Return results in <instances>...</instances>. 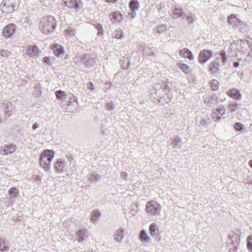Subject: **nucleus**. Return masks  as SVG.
<instances>
[{
  "label": "nucleus",
  "mask_w": 252,
  "mask_h": 252,
  "mask_svg": "<svg viewBox=\"0 0 252 252\" xmlns=\"http://www.w3.org/2000/svg\"><path fill=\"white\" fill-rule=\"evenodd\" d=\"M125 231L122 228L118 229L115 232L113 237L115 241L121 243L125 237Z\"/></svg>",
  "instance_id": "nucleus-17"
},
{
  "label": "nucleus",
  "mask_w": 252,
  "mask_h": 252,
  "mask_svg": "<svg viewBox=\"0 0 252 252\" xmlns=\"http://www.w3.org/2000/svg\"><path fill=\"white\" fill-rule=\"evenodd\" d=\"M247 246L250 252H252V235H250L247 238Z\"/></svg>",
  "instance_id": "nucleus-40"
},
{
  "label": "nucleus",
  "mask_w": 252,
  "mask_h": 252,
  "mask_svg": "<svg viewBox=\"0 0 252 252\" xmlns=\"http://www.w3.org/2000/svg\"><path fill=\"white\" fill-rule=\"evenodd\" d=\"M16 149V145L14 144H6L0 147V153L2 155H6L14 153Z\"/></svg>",
  "instance_id": "nucleus-10"
},
{
  "label": "nucleus",
  "mask_w": 252,
  "mask_h": 252,
  "mask_svg": "<svg viewBox=\"0 0 252 252\" xmlns=\"http://www.w3.org/2000/svg\"><path fill=\"white\" fill-rule=\"evenodd\" d=\"M219 83L216 80H213L210 82V87L212 91H215L218 88Z\"/></svg>",
  "instance_id": "nucleus-41"
},
{
  "label": "nucleus",
  "mask_w": 252,
  "mask_h": 252,
  "mask_svg": "<svg viewBox=\"0 0 252 252\" xmlns=\"http://www.w3.org/2000/svg\"><path fill=\"white\" fill-rule=\"evenodd\" d=\"M112 36L115 38L122 39L123 36L122 31L121 30L115 31L112 34Z\"/></svg>",
  "instance_id": "nucleus-37"
},
{
  "label": "nucleus",
  "mask_w": 252,
  "mask_h": 252,
  "mask_svg": "<svg viewBox=\"0 0 252 252\" xmlns=\"http://www.w3.org/2000/svg\"><path fill=\"white\" fill-rule=\"evenodd\" d=\"M81 61L86 66L91 68L94 66L96 63L95 57L90 54H84L80 57Z\"/></svg>",
  "instance_id": "nucleus-6"
},
{
  "label": "nucleus",
  "mask_w": 252,
  "mask_h": 252,
  "mask_svg": "<svg viewBox=\"0 0 252 252\" xmlns=\"http://www.w3.org/2000/svg\"><path fill=\"white\" fill-rule=\"evenodd\" d=\"M40 50L36 45H31L29 46L26 51V53L33 57L37 56L40 54Z\"/></svg>",
  "instance_id": "nucleus-15"
},
{
  "label": "nucleus",
  "mask_w": 252,
  "mask_h": 252,
  "mask_svg": "<svg viewBox=\"0 0 252 252\" xmlns=\"http://www.w3.org/2000/svg\"><path fill=\"white\" fill-rule=\"evenodd\" d=\"M173 17L174 18H177L180 16H184L186 15V12H184L183 9L181 7H175L173 10Z\"/></svg>",
  "instance_id": "nucleus-24"
},
{
  "label": "nucleus",
  "mask_w": 252,
  "mask_h": 252,
  "mask_svg": "<svg viewBox=\"0 0 252 252\" xmlns=\"http://www.w3.org/2000/svg\"><path fill=\"white\" fill-rule=\"evenodd\" d=\"M246 42L247 43V44L249 45V47H251V45H252V43L250 41H247V40H245V41H243L242 40H237L236 43L235 42L234 44H236L237 45H239L240 46H241L242 45V44H245Z\"/></svg>",
  "instance_id": "nucleus-43"
},
{
  "label": "nucleus",
  "mask_w": 252,
  "mask_h": 252,
  "mask_svg": "<svg viewBox=\"0 0 252 252\" xmlns=\"http://www.w3.org/2000/svg\"><path fill=\"white\" fill-rule=\"evenodd\" d=\"M121 65L123 69H127L129 67V62L128 60H120Z\"/></svg>",
  "instance_id": "nucleus-42"
},
{
  "label": "nucleus",
  "mask_w": 252,
  "mask_h": 252,
  "mask_svg": "<svg viewBox=\"0 0 252 252\" xmlns=\"http://www.w3.org/2000/svg\"><path fill=\"white\" fill-rule=\"evenodd\" d=\"M88 233V231L86 229H79L76 233L77 235L76 240L79 242L82 243L85 240Z\"/></svg>",
  "instance_id": "nucleus-16"
},
{
  "label": "nucleus",
  "mask_w": 252,
  "mask_h": 252,
  "mask_svg": "<svg viewBox=\"0 0 252 252\" xmlns=\"http://www.w3.org/2000/svg\"><path fill=\"white\" fill-rule=\"evenodd\" d=\"M233 65L234 67H237L239 65V63L238 62H235Z\"/></svg>",
  "instance_id": "nucleus-58"
},
{
  "label": "nucleus",
  "mask_w": 252,
  "mask_h": 252,
  "mask_svg": "<svg viewBox=\"0 0 252 252\" xmlns=\"http://www.w3.org/2000/svg\"><path fill=\"white\" fill-rule=\"evenodd\" d=\"M212 51L209 50L204 49L199 54L198 60L199 63L204 64L206 63L212 56Z\"/></svg>",
  "instance_id": "nucleus-8"
},
{
  "label": "nucleus",
  "mask_w": 252,
  "mask_h": 252,
  "mask_svg": "<svg viewBox=\"0 0 252 252\" xmlns=\"http://www.w3.org/2000/svg\"><path fill=\"white\" fill-rule=\"evenodd\" d=\"M225 113V109L223 106L217 108L213 112L211 116L213 121L219 122L221 119V117Z\"/></svg>",
  "instance_id": "nucleus-9"
},
{
  "label": "nucleus",
  "mask_w": 252,
  "mask_h": 252,
  "mask_svg": "<svg viewBox=\"0 0 252 252\" xmlns=\"http://www.w3.org/2000/svg\"><path fill=\"white\" fill-rule=\"evenodd\" d=\"M43 62L47 63L48 65H51L50 58L48 57H45L43 58Z\"/></svg>",
  "instance_id": "nucleus-51"
},
{
  "label": "nucleus",
  "mask_w": 252,
  "mask_h": 252,
  "mask_svg": "<svg viewBox=\"0 0 252 252\" xmlns=\"http://www.w3.org/2000/svg\"><path fill=\"white\" fill-rule=\"evenodd\" d=\"M101 175L97 174H92L90 175L89 179L95 182H97L101 180Z\"/></svg>",
  "instance_id": "nucleus-36"
},
{
  "label": "nucleus",
  "mask_w": 252,
  "mask_h": 252,
  "mask_svg": "<svg viewBox=\"0 0 252 252\" xmlns=\"http://www.w3.org/2000/svg\"><path fill=\"white\" fill-rule=\"evenodd\" d=\"M149 231L151 235L152 236H155L158 232V226L156 223H152L149 227Z\"/></svg>",
  "instance_id": "nucleus-31"
},
{
  "label": "nucleus",
  "mask_w": 252,
  "mask_h": 252,
  "mask_svg": "<svg viewBox=\"0 0 252 252\" xmlns=\"http://www.w3.org/2000/svg\"><path fill=\"white\" fill-rule=\"evenodd\" d=\"M156 8L158 13H163L164 9H165L164 5L162 4V3L157 4L156 5Z\"/></svg>",
  "instance_id": "nucleus-46"
},
{
  "label": "nucleus",
  "mask_w": 252,
  "mask_h": 252,
  "mask_svg": "<svg viewBox=\"0 0 252 252\" xmlns=\"http://www.w3.org/2000/svg\"><path fill=\"white\" fill-rule=\"evenodd\" d=\"M95 28L98 30L97 34L98 35H101L103 34V28L102 25L99 23L96 24L95 25Z\"/></svg>",
  "instance_id": "nucleus-45"
},
{
  "label": "nucleus",
  "mask_w": 252,
  "mask_h": 252,
  "mask_svg": "<svg viewBox=\"0 0 252 252\" xmlns=\"http://www.w3.org/2000/svg\"><path fill=\"white\" fill-rule=\"evenodd\" d=\"M67 157L69 161H71L73 159V157L70 155H69V156H67Z\"/></svg>",
  "instance_id": "nucleus-59"
},
{
  "label": "nucleus",
  "mask_w": 252,
  "mask_h": 252,
  "mask_svg": "<svg viewBox=\"0 0 252 252\" xmlns=\"http://www.w3.org/2000/svg\"><path fill=\"white\" fill-rule=\"evenodd\" d=\"M172 144H174V148H180L182 145V139L180 137L177 136L172 140Z\"/></svg>",
  "instance_id": "nucleus-32"
},
{
  "label": "nucleus",
  "mask_w": 252,
  "mask_h": 252,
  "mask_svg": "<svg viewBox=\"0 0 252 252\" xmlns=\"http://www.w3.org/2000/svg\"><path fill=\"white\" fill-rule=\"evenodd\" d=\"M67 163L62 159H59L55 163V168L58 173H62L64 171Z\"/></svg>",
  "instance_id": "nucleus-14"
},
{
  "label": "nucleus",
  "mask_w": 252,
  "mask_h": 252,
  "mask_svg": "<svg viewBox=\"0 0 252 252\" xmlns=\"http://www.w3.org/2000/svg\"><path fill=\"white\" fill-rule=\"evenodd\" d=\"M139 238L142 241V230H141L139 234Z\"/></svg>",
  "instance_id": "nucleus-60"
},
{
  "label": "nucleus",
  "mask_w": 252,
  "mask_h": 252,
  "mask_svg": "<svg viewBox=\"0 0 252 252\" xmlns=\"http://www.w3.org/2000/svg\"><path fill=\"white\" fill-rule=\"evenodd\" d=\"M114 103L112 101L108 102L107 103V109L109 111H112L114 108Z\"/></svg>",
  "instance_id": "nucleus-50"
},
{
  "label": "nucleus",
  "mask_w": 252,
  "mask_h": 252,
  "mask_svg": "<svg viewBox=\"0 0 252 252\" xmlns=\"http://www.w3.org/2000/svg\"><path fill=\"white\" fill-rule=\"evenodd\" d=\"M100 216V212L98 210H94L91 213V220L96 222Z\"/></svg>",
  "instance_id": "nucleus-25"
},
{
  "label": "nucleus",
  "mask_w": 252,
  "mask_h": 252,
  "mask_svg": "<svg viewBox=\"0 0 252 252\" xmlns=\"http://www.w3.org/2000/svg\"><path fill=\"white\" fill-rule=\"evenodd\" d=\"M169 87L167 82L162 81L155 84L149 94L150 99L156 102L161 95L167 92Z\"/></svg>",
  "instance_id": "nucleus-2"
},
{
  "label": "nucleus",
  "mask_w": 252,
  "mask_h": 252,
  "mask_svg": "<svg viewBox=\"0 0 252 252\" xmlns=\"http://www.w3.org/2000/svg\"><path fill=\"white\" fill-rule=\"evenodd\" d=\"M228 94L230 97H233L235 99L240 100L241 99V94L240 91L236 89H230L228 91Z\"/></svg>",
  "instance_id": "nucleus-20"
},
{
  "label": "nucleus",
  "mask_w": 252,
  "mask_h": 252,
  "mask_svg": "<svg viewBox=\"0 0 252 252\" xmlns=\"http://www.w3.org/2000/svg\"><path fill=\"white\" fill-rule=\"evenodd\" d=\"M108 3H116L117 0H105Z\"/></svg>",
  "instance_id": "nucleus-57"
},
{
  "label": "nucleus",
  "mask_w": 252,
  "mask_h": 252,
  "mask_svg": "<svg viewBox=\"0 0 252 252\" xmlns=\"http://www.w3.org/2000/svg\"><path fill=\"white\" fill-rule=\"evenodd\" d=\"M167 30V27L166 25L160 24L156 28V32L159 34H162L165 33Z\"/></svg>",
  "instance_id": "nucleus-29"
},
{
  "label": "nucleus",
  "mask_w": 252,
  "mask_h": 252,
  "mask_svg": "<svg viewBox=\"0 0 252 252\" xmlns=\"http://www.w3.org/2000/svg\"><path fill=\"white\" fill-rule=\"evenodd\" d=\"M66 33L67 34L73 35L75 34V30L73 28L69 27L66 30Z\"/></svg>",
  "instance_id": "nucleus-48"
},
{
  "label": "nucleus",
  "mask_w": 252,
  "mask_h": 252,
  "mask_svg": "<svg viewBox=\"0 0 252 252\" xmlns=\"http://www.w3.org/2000/svg\"><path fill=\"white\" fill-rule=\"evenodd\" d=\"M39 127V125L37 123H35L32 126V128L33 130H35L36 129L38 128Z\"/></svg>",
  "instance_id": "nucleus-56"
},
{
  "label": "nucleus",
  "mask_w": 252,
  "mask_h": 252,
  "mask_svg": "<svg viewBox=\"0 0 252 252\" xmlns=\"http://www.w3.org/2000/svg\"><path fill=\"white\" fill-rule=\"evenodd\" d=\"M2 107L5 113L10 115V113L12 111V104L11 103L3 102L2 103Z\"/></svg>",
  "instance_id": "nucleus-27"
},
{
  "label": "nucleus",
  "mask_w": 252,
  "mask_h": 252,
  "mask_svg": "<svg viewBox=\"0 0 252 252\" xmlns=\"http://www.w3.org/2000/svg\"><path fill=\"white\" fill-rule=\"evenodd\" d=\"M19 194V189L15 187H12L8 191L7 195L9 202H14Z\"/></svg>",
  "instance_id": "nucleus-13"
},
{
  "label": "nucleus",
  "mask_w": 252,
  "mask_h": 252,
  "mask_svg": "<svg viewBox=\"0 0 252 252\" xmlns=\"http://www.w3.org/2000/svg\"><path fill=\"white\" fill-rule=\"evenodd\" d=\"M54 52L57 57H60L64 54V50L61 45H57L53 47Z\"/></svg>",
  "instance_id": "nucleus-21"
},
{
  "label": "nucleus",
  "mask_w": 252,
  "mask_h": 252,
  "mask_svg": "<svg viewBox=\"0 0 252 252\" xmlns=\"http://www.w3.org/2000/svg\"><path fill=\"white\" fill-rule=\"evenodd\" d=\"M9 250L8 243L6 242L5 238L0 237V251L1 252H8Z\"/></svg>",
  "instance_id": "nucleus-22"
},
{
  "label": "nucleus",
  "mask_w": 252,
  "mask_h": 252,
  "mask_svg": "<svg viewBox=\"0 0 252 252\" xmlns=\"http://www.w3.org/2000/svg\"><path fill=\"white\" fill-rule=\"evenodd\" d=\"M249 166L252 168V159L250 160L249 162Z\"/></svg>",
  "instance_id": "nucleus-61"
},
{
  "label": "nucleus",
  "mask_w": 252,
  "mask_h": 252,
  "mask_svg": "<svg viewBox=\"0 0 252 252\" xmlns=\"http://www.w3.org/2000/svg\"><path fill=\"white\" fill-rule=\"evenodd\" d=\"M228 22L229 24L233 25H239L240 23V21L236 17L235 15L232 14L228 17Z\"/></svg>",
  "instance_id": "nucleus-26"
},
{
  "label": "nucleus",
  "mask_w": 252,
  "mask_h": 252,
  "mask_svg": "<svg viewBox=\"0 0 252 252\" xmlns=\"http://www.w3.org/2000/svg\"><path fill=\"white\" fill-rule=\"evenodd\" d=\"M243 182L245 184L252 185V178L250 176H247L244 179Z\"/></svg>",
  "instance_id": "nucleus-49"
},
{
  "label": "nucleus",
  "mask_w": 252,
  "mask_h": 252,
  "mask_svg": "<svg viewBox=\"0 0 252 252\" xmlns=\"http://www.w3.org/2000/svg\"><path fill=\"white\" fill-rule=\"evenodd\" d=\"M211 123V120L209 118H204L201 120L199 122V125L203 127H207Z\"/></svg>",
  "instance_id": "nucleus-35"
},
{
  "label": "nucleus",
  "mask_w": 252,
  "mask_h": 252,
  "mask_svg": "<svg viewBox=\"0 0 252 252\" xmlns=\"http://www.w3.org/2000/svg\"><path fill=\"white\" fill-rule=\"evenodd\" d=\"M56 21L52 16H45L41 19L39 24L40 31L45 34H50L55 29Z\"/></svg>",
  "instance_id": "nucleus-1"
},
{
  "label": "nucleus",
  "mask_w": 252,
  "mask_h": 252,
  "mask_svg": "<svg viewBox=\"0 0 252 252\" xmlns=\"http://www.w3.org/2000/svg\"><path fill=\"white\" fill-rule=\"evenodd\" d=\"M55 94L57 97V98L59 100H63L64 97L65 96V94L64 91L62 90H59L55 92Z\"/></svg>",
  "instance_id": "nucleus-38"
},
{
  "label": "nucleus",
  "mask_w": 252,
  "mask_h": 252,
  "mask_svg": "<svg viewBox=\"0 0 252 252\" xmlns=\"http://www.w3.org/2000/svg\"><path fill=\"white\" fill-rule=\"evenodd\" d=\"M185 17L189 24H192L196 20V17L194 14L192 13L186 14L183 16Z\"/></svg>",
  "instance_id": "nucleus-28"
},
{
  "label": "nucleus",
  "mask_w": 252,
  "mask_h": 252,
  "mask_svg": "<svg viewBox=\"0 0 252 252\" xmlns=\"http://www.w3.org/2000/svg\"><path fill=\"white\" fill-rule=\"evenodd\" d=\"M55 156V152L51 150L46 149L43 150L39 157V163L40 166L47 172L50 170V163Z\"/></svg>",
  "instance_id": "nucleus-3"
},
{
  "label": "nucleus",
  "mask_w": 252,
  "mask_h": 252,
  "mask_svg": "<svg viewBox=\"0 0 252 252\" xmlns=\"http://www.w3.org/2000/svg\"><path fill=\"white\" fill-rule=\"evenodd\" d=\"M16 26L13 24L7 25L3 29L2 34L6 38H10L14 33Z\"/></svg>",
  "instance_id": "nucleus-12"
},
{
  "label": "nucleus",
  "mask_w": 252,
  "mask_h": 252,
  "mask_svg": "<svg viewBox=\"0 0 252 252\" xmlns=\"http://www.w3.org/2000/svg\"><path fill=\"white\" fill-rule=\"evenodd\" d=\"M87 88L91 91H94L95 89V87L92 82H89L87 84Z\"/></svg>",
  "instance_id": "nucleus-53"
},
{
  "label": "nucleus",
  "mask_w": 252,
  "mask_h": 252,
  "mask_svg": "<svg viewBox=\"0 0 252 252\" xmlns=\"http://www.w3.org/2000/svg\"><path fill=\"white\" fill-rule=\"evenodd\" d=\"M161 207L157 201L152 200L146 203L145 211L149 215L153 216L160 215Z\"/></svg>",
  "instance_id": "nucleus-5"
},
{
  "label": "nucleus",
  "mask_w": 252,
  "mask_h": 252,
  "mask_svg": "<svg viewBox=\"0 0 252 252\" xmlns=\"http://www.w3.org/2000/svg\"><path fill=\"white\" fill-rule=\"evenodd\" d=\"M122 19V14L119 11L113 13L112 19L115 22H119Z\"/></svg>",
  "instance_id": "nucleus-34"
},
{
  "label": "nucleus",
  "mask_w": 252,
  "mask_h": 252,
  "mask_svg": "<svg viewBox=\"0 0 252 252\" xmlns=\"http://www.w3.org/2000/svg\"><path fill=\"white\" fill-rule=\"evenodd\" d=\"M234 128L236 131L242 132L245 127L244 125L240 123H236L235 124Z\"/></svg>",
  "instance_id": "nucleus-39"
},
{
  "label": "nucleus",
  "mask_w": 252,
  "mask_h": 252,
  "mask_svg": "<svg viewBox=\"0 0 252 252\" xmlns=\"http://www.w3.org/2000/svg\"><path fill=\"white\" fill-rule=\"evenodd\" d=\"M217 99V96L215 95H212L210 97L206 98L204 99V103L208 104H212Z\"/></svg>",
  "instance_id": "nucleus-33"
},
{
  "label": "nucleus",
  "mask_w": 252,
  "mask_h": 252,
  "mask_svg": "<svg viewBox=\"0 0 252 252\" xmlns=\"http://www.w3.org/2000/svg\"><path fill=\"white\" fill-rule=\"evenodd\" d=\"M71 99L72 101H76V100H77V97H75V96H73V97H72V98H71Z\"/></svg>",
  "instance_id": "nucleus-62"
},
{
  "label": "nucleus",
  "mask_w": 252,
  "mask_h": 252,
  "mask_svg": "<svg viewBox=\"0 0 252 252\" xmlns=\"http://www.w3.org/2000/svg\"><path fill=\"white\" fill-rule=\"evenodd\" d=\"M120 176L121 178L123 179V180H126L127 178V174L125 171H122L120 173Z\"/></svg>",
  "instance_id": "nucleus-54"
},
{
  "label": "nucleus",
  "mask_w": 252,
  "mask_h": 252,
  "mask_svg": "<svg viewBox=\"0 0 252 252\" xmlns=\"http://www.w3.org/2000/svg\"><path fill=\"white\" fill-rule=\"evenodd\" d=\"M140 5L138 0H131L129 1V7L130 11L128 12L127 17L129 19H133L136 16V10H138Z\"/></svg>",
  "instance_id": "nucleus-7"
},
{
  "label": "nucleus",
  "mask_w": 252,
  "mask_h": 252,
  "mask_svg": "<svg viewBox=\"0 0 252 252\" xmlns=\"http://www.w3.org/2000/svg\"><path fill=\"white\" fill-rule=\"evenodd\" d=\"M179 55L183 57L188 58L189 60H192L194 58L193 55L188 48H183L180 50Z\"/></svg>",
  "instance_id": "nucleus-19"
},
{
  "label": "nucleus",
  "mask_w": 252,
  "mask_h": 252,
  "mask_svg": "<svg viewBox=\"0 0 252 252\" xmlns=\"http://www.w3.org/2000/svg\"><path fill=\"white\" fill-rule=\"evenodd\" d=\"M15 7L13 3H3L2 6V10L4 12L10 13L14 10Z\"/></svg>",
  "instance_id": "nucleus-23"
},
{
  "label": "nucleus",
  "mask_w": 252,
  "mask_h": 252,
  "mask_svg": "<svg viewBox=\"0 0 252 252\" xmlns=\"http://www.w3.org/2000/svg\"><path fill=\"white\" fill-rule=\"evenodd\" d=\"M151 241L150 238L146 235V232L143 230V242H150Z\"/></svg>",
  "instance_id": "nucleus-47"
},
{
  "label": "nucleus",
  "mask_w": 252,
  "mask_h": 252,
  "mask_svg": "<svg viewBox=\"0 0 252 252\" xmlns=\"http://www.w3.org/2000/svg\"><path fill=\"white\" fill-rule=\"evenodd\" d=\"M0 54L1 57H8L11 55V52L6 50H0Z\"/></svg>",
  "instance_id": "nucleus-44"
},
{
  "label": "nucleus",
  "mask_w": 252,
  "mask_h": 252,
  "mask_svg": "<svg viewBox=\"0 0 252 252\" xmlns=\"http://www.w3.org/2000/svg\"><path fill=\"white\" fill-rule=\"evenodd\" d=\"M170 90L171 89L169 87L167 92H166L164 94L161 95L157 101L162 105L169 102L173 97L172 94L170 93Z\"/></svg>",
  "instance_id": "nucleus-11"
},
{
  "label": "nucleus",
  "mask_w": 252,
  "mask_h": 252,
  "mask_svg": "<svg viewBox=\"0 0 252 252\" xmlns=\"http://www.w3.org/2000/svg\"><path fill=\"white\" fill-rule=\"evenodd\" d=\"M74 62L78 65H81V63H82L81 60L80 59V57L78 56V57H75Z\"/></svg>",
  "instance_id": "nucleus-55"
},
{
  "label": "nucleus",
  "mask_w": 252,
  "mask_h": 252,
  "mask_svg": "<svg viewBox=\"0 0 252 252\" xmlns=\"http://www.w3.org/2000/svg\"><path fill=\"white\" fill-rule=\"evenodd\" d=\"M229 108L232 111H235L238 108V104L236 103L230 104L229 105Z\"/></svg>",
  "instance_id": "nucleus-52"
},
{
  "label": "nucleus",
  "mask_w": 252,
  "mask_h": 252,
  "mask_svg": "<svg viewBox=\"0 0 252 252\" xmlns=\"http://www.w3.org/2000/svg\"><path fill=\"white\" fill-rule=\"evenodd\" d=\"M227 56L224 51H221L214 62H211L209 66V69L213 73H217L220 67L224 65L226 63Z\"/></svg>",
  "instance_id": "nucleus-4"
},
{
  "label": "nucleus",
  "mask_w": 252,
  "mask_h": 252,
  "mask_svg": "<svg viewBox=\"0 0 252 252\" xmlns=\"http://www.w3.org/2000/svg\"><path fill=\"white\" fill-rule=\"evenodd\" d=\"M81 4L80 0H68L64 1L66 6L74 9L79 8Z\"/></svg>",
  "instance_id": "nucleus-18"
},
{
  "label": "nucleus",
  "mask_w": 252,
  "mask_h": 252,
  "mask_svg": "<svg viewBox=\"0 0 252 252\" xmlns=\"http://www.w3.org/2000/svg\"><path fill=\"white\" fill-rule=\"evenodd\" d=\"M178 66L182 70L183 72H185L186 74L189 73L191 69L189 66L187 65L185 63H179Z\"/></svg>",
  "instance_id": "nucleus-30"
}]
</instances>
